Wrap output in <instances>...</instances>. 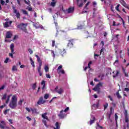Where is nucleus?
I'll return each instance as SVG.
<instances>
[{
	"instance_id": "obj_46",
	"label": "nucleus",
	"mask_w": 129,
	"mask_h": 129,
	"mask_svg": "<svg viewBox=\"0 0 129 129\" xmlns=\"http://www.w3.org/2000/svg\"><path fill=\"white\" fill-rule=\"evenodd\" d=\"M8 111H10V109H8L5 110L4 111V114H5V115L7 114L8 113Z\"/></svg>"
},
{
	"instance_id": "obj_40",
	"label": "nucleus",
	"mask_w": 129,
	"mask_h": 129,
	"mask_svg": "<svg viewBox=\"0 0 129 129\" xmlns=\"http://www.w3.org/2000/svg\"><path fill=\"white\" fill-rule=\"evenodd\" d=\"M58 73H61V74H65V71H64V70H59L58 71Z\"/></svg>"
},
{
	"instance_id": "obj_37",
	"label": "nucleus",
	"mask_w": 129,
	"mask_h": 129,
	"mask_svg": "<svg viewBox=\"0 0 129 129\" xmlns=\"http://www.w3.org/2000/svg\"><path fill=\"white\" fill-rule=\"evenodd\" d=\"M89 4H90V2H87V3L86 4L84 9H86V10H88V8H87V6H89Z\"/></svg>"
},
{
	"instance_id": "obj_62",
	"label": "nucleus",
	"mask_w": 129,
	"mask_h": 129,
	"mask_svg": "<svg viewBox=\"0 0 129 129\" xmlns=\"http://www.w3.org/2000/svg\"><path fill=\"white\" fill-rule=\"evenodd\" d=\"M17 38H18V35H15L13 40H16Z\"/></svg>"
},
{
	"instance_id": "obj_38",
	"label": "nucleus",
	"mask_w": 129,
	"mask_h": 129,
	"mask_svg": "<svg viewBox=\"0 0 129 129\" xmlns=\"http://www.w3.org/2000/svg\"><path fill=\"white\" fill-rule=\"evenodd\" d=\"M0 3L2 6H4L5 4H6V2L4 0H0Z\"/></svg>"
},
{
	"instance_id": "obj_28",
	"label": "nucleus",
	"mask_w": 129,
	"mask_h": 129,
	"mask_svg": "<svg viewBox=\"0 0 129 129\" xmlns=\"http://www.w3.org/2000/svg\"><path fill=\"white\" fill-rule=\"evenodd\" d=\"M31 111L33 113H37V109L36 108H31Z\"/></svg>"
},
{
	"instance_id": "obj_10",
	"label": "nucleus",
	"mask_w": 129,
	"mask_h": 129,
	"mask_svg": "<svg viewBox=\"0 0 129 129\" xmlns=\"http://www.w3.org/2000/svg\"><path fill=\"white\" fill-rule=\"evenodd\" d=\"M12 25L13 24V22L12 21H10L9 22H6L4 24V28H9L10 27V25Z\"/></svg>"
},
{
	"instance_id": "obj_39",
	"label": "nucleus",
	"mask_w": 129,
	"mask_h": 129,
	"mask_svg": "<svg viewBox=\"0 0 129 129\" xmlns=\"http://www.w3.org/2000/svg\"><path fill=\"white\" fill-rule=\"evenodd\" d=\"M56 2L52 1V2H51V5L52 6V7H55V6H56Z\"/></svg>"
},
{
	"instance_id": "obj_52",
	"label": "nucleus",
	"mask_w": 129,
	"mask_h": 129,
	"mask_svg": "<svg viewBox=\"0 0 129 129\" xmlns=\"http://www.w3.org/2000/svg\"><path fill=\"white\" fill-rule=\"evenodd\" d=\"M41 85H46V81H42L41 82Z\"/></svg>"
},
{
	"instance_id": "obj_31",
	"label": "nucleus",
	"mask_w": 129,
	"mask_h": 129,
	"mask_svg": "<svg viewBox=\"0 0 129 129\" xmlns=\"http://www.w3.org/2000/svg\"><path fill=\"white\" fill-rule=\"evenodd\" d=\"M42 123L44 124V125L48 127V125H47V121L46 120H42Z\"/></svg>"
},
{
	"instance_id": "obj_6",
	"label": "nucleus",
	"mask_w": 129,
	"mask_h": 129,
	"mask_svg": "<svg viewBox=\"0 0 129 129\" xmlns=\"http://www.w3.org/2000/svg\"><path fill=\"white\" fill-rule=\"evenodd\" d=\"M15 48V45H14V43H12L10 45V49L11 50V53H9V56H10V57L14 58V54H15L14 49Z\"/></svg>"
},
{
	"instance_id": "obj_49",
	"label": "nucleus",
	"mask_w": 129,
	"mask_h": 129,
	"mask_svg": "<svg viewBox=\"0 0 129 129\" xmlns=\"http://www.w3.org/2000/svg\"><path fill=\"white\" fill-rule=\"evenodd\" d=\"M9 60H10V58L9 57H7L5 60V63H8L9 62Z\"/></svg>"
},
{
	"instance_id": "obj_17",
	"label": "nucleus",
	"mask_w": 129,
	"mask_h": 129,
	"mask_svg": "<svg viewBox=\"0 0 129 129\" xmlns=\"http://www.w3.org/2000/svg\"><path fill=\"white\" fill-rule=\"evenodd\" d=\"M25 4L28 5L29 7H31V1L30 0H24Z\"/></svg>"
},
{
	"instance_id": "obj_16",
	"label": "nucleus",
	"mask_w": 129,
	"mask_h": 129,
	"mask_svg": "<svg viewBox=\"0 0 129 129\" xmlns=\"http://www.w3.org/2000/svg\"><path fill=\"white\" fill-rule=\"evenodd\" d=\"M30 63L32 67H33V68H35V67H36V66H35V62H34V60H33V59H32V57H30Z\"/></svg>"
},
{
	"instance_id": "obj_27",
	"label": "nucleus",
	"mask_w": 129,
	"mask_h": 129,
	"mask_svg": "<svg viewBox=\"0 0 129 129\" xmlns=\"http://www.w3.org/2000/svg\"><path fill=\"white\" fill-rule=\"evenodd\" d=\"M24 101V99L22 100H20L19 102H18V105H19L20 106H22V104H23V102Z\"/></svg>"
},
{
	"instance_id": "obj_53",
	"label": "nucleus",
	"mask_w": 129,
	"mask_h": 129,
	"mask_svg": "<svg viewBox=\"0 0 129 129\" xmlns=\"http://www.w3.org/2000/svg\"><path fill=\"white\" fill-rule=\"evenodd\" d=\"M103 51H104V48H102L101 49L100 51V55H101V54L102 53V52H103Z\"/></svg>"
},
{
	"instance_id": "obj_2",
	"label": "nucleus",
	"mask_w": 129,
	"mask_h": 129,
	"mask_svg": "<svg viewBox=\"0 0 129 129\" xmlns=\"http://www.w3.org/2000/svg\"><path fill=\"white\" fill-rule=\"evenodd\" d=\"M35 57H36L37 59V61L39 64L38 67L37 68L38 72L39 74V76H42L43 73H42L41 70L42 69V65L43 64V61H42L41 58L39 57L38 55L35 54Z\"/></svg>"
},
{
	"instance_id": "obj_50",
	"label": "nucleus",
	"mask_w": 129,
	"mask_h": 129,
	"mask_svg": "<svg viewBox=\"0 0 129 129\" xmlns=\"http://www.w3.org/2000/svg\"><path fill=\"white\" fill-rule=\"evenodd\" d=\"M28 51L29 52L30 54H33V51L32 50V49L29 48L28 49Z\"/></svg>"
},
{
	"instance_id": "obj_60",
	"label": "nucleus",
	"mask_w": 129,
	"mask_h": 129,
	"mask_svg": "<svg viewBox=\"0 0 129 129\" xmlns=\"http://www.w3.org/2000/svg\"><path fill=\"white\" fill-rule=\"evenodd\" d=\"M17 3L19 5V6H21V1L20 0H17Z\"/></svg>"
},
{
	"instance_id": "obj_48",
	"label": "nucleus",
	"mask_w": 129,
	"mask_h": 129,
	"mask_svg": "<svg viewBox=\"0 0 129 129\" xmlns=\"http://www.w3.org/2000/svg\"><path fill=\"white\" fill-rule=\"evenodd\" d=\"M46 78H49V79H50L51 78V76H50L49 74H46Z\"/></svg>"
},
{
	"instance_id": "obj_34",
	"label": "nucleus",
	"mask_w": 129,
	"mask_h": 129,
	"mask_svg": "<svg viewBox=\"0 0 129 129\" xmlns=\"http://www.w3.org/2000/svg\"><path fill=\"white\" fill-rule=\"evenodd\" d=\"M108 107V103H106L104 105V110H105Z\"/></svg>"
},
{
	"instance_id": "obj_11",
	"label": "nucleus",
	"mask_w": 129,
	"mask_h": 129,
	"mask_svg": "<svg viewBox=\"0 0 129 129\" xmlns=\"http://www.w3.org/2000/svg\"><path fill=\"white\" fill-rule=\"evenodd\" d=\"M47 113L45 112L42 114L41 116L43 119H46V120L49 121V118H48V116H47Z\"/></svg>"
},
{
	"instance_id": "obj_12",
	"label": "nucleus",
	"mask_w": 129,
	"mask_h": 129,
	"mask_svg": "<svg viewBox=\"0 0 129 129\" xmlns=\"http://www.w3.org/2000/svg\"><path fill=\"white\" fill-rule=\"evenodd\" d=\"M1 123H0V128L5 129V126L4 125H6V122H5V121L4 120H2L1 121Z\"/></svg>"
},
{
	"instance_id": "obj_35",
	"label": "nucleus",
	"mask_w": 129,
	"mask_h": 129,
	"mask_svg": "<svg viewBox=\"0 0 129 129\" xmlns=\"http://www.w3.org/2000/svg\"><path fill=\"white\" fill-rule=\"evenodd\" d=\"M7 94L3 95V97L2 98V100H5L7 98Z\"/></svg>"
},
{
	"instance_id": "obj_24",
	"label": "nucleus",
	"mask_w": 129,
	"mask_h": 129,
	"mask_svg": "<svg viewBox=\"0 0 129 129\" xmlns=\"http://www.w3.org/2000/svg\"><path fill=\"white\" fill-rule=\"evenodd\" d=\"M129 116H125V122L128 123L129 122Z\"/></svg>"
},
{
	"instance_id": "obj_44",
	"label": "nucleus",
	"mask_w": 129,
	"mask_h": 129,
	"mask_svg": "<svg viewBox=\"0 0 129 129\" xmlns=\"http://www.w3.org/2000/svg\"><path fill=\"white\" fill-rule=\"evenodd\" d=\"M78 6L79 8H82V7H83V2H82L80 4H78Z\"/></svg>"
},
{
	"instance_id": "obj_57",
	"label": "nucleus",
	"mask_w": 129,
	"mask_h": 129,
	"mask_svg": "<svg viewBox=\"0 0 129 129\" xmlns=\"http://www.w3.org/2000/svg\"><path fill=\"white\" fill-rule=\"evenodd\" d=\"M28 11H29V12H32V11H33V8H32V7H29V8H28Z\"/></svg>"
},
{
	"instance_id": "obj_4",
	"label": "nucleus",
	"mask_w": 129,
	"mask_h": 129,
	"mask_svg": "<svg viewBox=\"0 0 129 129\" xmlns=\"http://www.w3.org/2000/svg\"><path fill=\"white\" fill-rule=\"evenodd\" d=\"M27 26H28L27 23H21L17 26V28L21 29V30H22L25 33H27L28 32V30H27Z\"/></svg>"
},
{
	"instance_id": "obj_25",
	"label": "nucleus",
	"mask_w": 129,
	"mask_h": 129,
	"mask_svg": "<svg viewBox=\"0 0 129 129\" xmlns=\"http://www.w3.org/2000/svg\"><path fill=\"white\" fill-rule=\"evenodd\" d=\"M18 71V68H17V66H14L12 68V71Z\"/></svg>"
},
{
	"instance_id": "obj_13",
	"label": "nucleus",
	"mask_w": 129,
	"mask_h": 129,
	"mask_svg": "<svg viewBox=\"0 0 129 129\" xmlns=\"http://www.w3.org/2000/svg\"><path fill=\"white\" fill-rule=\"evenodd\" d=\"M12 33L10 31H8L6 33V38L7 39H11L12 38Z\"/></svg>"
},
{
	"instance_id": "obj_21",
	"label": "nucleus",
	"mask_w": 129,
	"mask_h": 129,
	"mask_svg": "<svg viewBox=\"0 0 129 129\" xmlns=\"http://www.w3.org/2000/svg\"><path fill=\"white\" fill-rule=\"evenodd\" d=\"M44 70H45L46 73L49 72V66H45L44 67Z\"/></svg>"
},
{
	"instance_id": "obj_42",
	"label": "nucleus",
	"mask_w": 129,
	"mask_h": 129,
	"mask_svg": "<svg viewBox=\"0 0 129 129\" xmlns=\"http://www.w3.org/2000/svg\"><path fill=\"white\" fill-rule=\"evenodd\" d=\"M118 118V116H117V114L116 113L115 114V121H117V119Z\"/></svg>"
},
{
	"instance_id": "obj_20",
	"label": "nucleus",
	"mask_w": 129,
	"mask_h": 129,
	"mask_svg": "<svg viewBox=\"0 0 129 129\" xmlns=\"http://www.w3.org/2000/svg\"><path fill=\"white\" fill-rule=\"evenodd\" d=\"M94 121H95V117H93V119L90 120L89 123V124L91 125L92 123H94Z\"/></svg>"
},
{
	"instance_id": "obj_23",
	"label": "nucleus",
	"mask_w": 129,
	"mask_h": 129,
	"mask_svg": "<svg viewBox=\"0 0 129 129\" xmlns=\"http://www.w3.org/2000/svg\"><path fill=\"white\" fill-rule=\"evenodd\" d=\"M11 96H12V95L8 96L7 99L6 101V103L7 104H8L9 103V101H10V98Z\"/></svg>"
},
{
	"instance_id": "obj_30",
	"label": "nucleus",
	"mask_w": 129,
	"mask_h": 129,
	"mask_svg": "<svg viewBox=\"0 0 129 129\" xmlns=\"http://www.w3.org/2000/svg\"><path fill=\"white\" fill-rule=\"evenodd\" d=\"M114 111V109L112 108V107H111L110 108V114H112V113Z\"/></svg>"
},
{
	"instance_id": "obj_5",
	"label": "nucleus",
	"mask_w": 129,
	"mask_h": 129,
	"mask_svg": "<svg viewBox=\"0 0 129 129\" xmlns=\"http://www.w3.org/2000/svg\"><path fill=\"white\" fill-rule=\"evenodd\" d=\"M44 103H46V100H44V98L43 97H40L37 102V106L38 105H41V104H44Z\"/></svg>"
},
{
	"instance_id": "obj_15",
	"label": "nucleus",
	"mask_w": 129,
	"mask_h": 129,
	"mask_svg": "<svg viewBox=\"0 0 129 129\" xmlns=\"http://www.w3.org/2000/svg\"><path fill=\"white\" fill-rule=\"evenodd\" d=\"M74 12V8H73V7L69 8V9L68 10V14L73 13Z\"/></svg>"
},
{
	"instance_id": "obj_63",
	"label": "nucleus",
	"mask_w": 129,
	"mask_h": 129,
	"mask_svg": "<svg viewBox=\"0 0 129 129\" xmlns=\"http://www.w3.org/2000/svg\"><path fill=\"white\" fill-rule=\"evenodd\" d=\"M48 12H49V13H52V9H51V8H49L48 9Z\"/></svg>"
},
{
	"instance_id": "obj_59",
	"label": "nucleus",
	"mask_w": 129,
	"mask_h": 129,
	"mask_svg": "<svg viewBox=\"0 0 129 129\" xmlns=\"http://www.w3.org/2000/svg\"><path fill=\"white\" fill-rule=\"evenodd\" d=\"M5 89V85H3V86H2L1 88H0V91L1 90H3V89Z\"/></svg>"
},
{
	"instance_id": "obj_26",
	"label": "nucleus",
	"mask_w": 129,
	"mask_h": 129,
	"mask_svg": "<svg viewBox=\"0 0 129 129\" xmlns=\"http://www.w3.org/2000/svg\"><path fill=\"white\" fill-rule=\"evenodd\" d=\"M98 104H99L98 102L96 104H93L92 105V107H94V108H98V106H99Z\"/></svg>"
},
{
	"instance_id": "obj_56",
	"label": "nucleus",
	"mask_w": 129,
	"mask_h": 129,
	"mask_svg": "<svg viewBox=\"0 0 129 129\" xmlns=\"http://www.w3.org/2000/svg\"><path fill=\"white\" fill-rule=\"evenodd\" d=\"M119 8V4L117 5L115 8L116 11H119V10L118 9Z\"/></svg>"
},
{
	"instance_id": "obj_29",
	"label": "nucleus",
	"mask_w": 129,
	"mask_h": 129,
	"mask_svg": "<svg viewBox=\"0 0 129 129\" xmlns=\"http://www.w3.org/2000/svg\"><path fill=\"white\" fill-rule=\"evenodd\" d=\"M65 53H66V50H65V49H63L62 51H60V54L61 55V56L63 57L64 54H65Z\"/></svg>"
},
{
	"instance_id": "obj_7",
	"label": "nucleus",
	"mask_w": 129,
	"mask_h": 129,
	"mask_svg": "<svg viewBox=\"0 0 129 129\" xmlns=\"http://www.w3.org/2000/svg\"><path fill=\"white\" fill-rule=\"evenodd\" d=\"M68 43L67 44L68 48L71 49V48H73V43H74V39H70L68 40Z\"/></svg>"
},
{
	"instance_id": "obj_43",
	"label": "nucleus",
	"mask_w": 129,
	"mask_h": 129,
	"mask_svg": "<svg viewBox=\"0 0 129 129\" xmlns=\"http://www.w3.org/2000/svg\"><path fill=\"white\" fill-rule=\"evenodd\" d=\"M121 21L123 24V27L125 29V24L124 23V21L123 20V19H121Z\"/></svg>"
},
{
	"instance_id": "obj_55",
	"label": "nucleus",
	"mask_w": 129,
	"mask_h": 129,
	"mask_svg": "<svg viewBox=\"0 0 129 129\" xmlns=\"http://www.w3.org/2000/svg\"><path fill=\"white\" fill-rule=\"evenodd\" d=\"M33 26L35 27V28H36V29H38V28H39V27H38V26H37V23L33 24Z\"/></svg>"
},
{
	"instance_id": "obj_51",
	"label": "nucleus",
	"mask_w": 129,
	"mask_h": 129,
	"mask_svg": "<svg viewBox=\"0 0 129 129\" xmlns=\"http://www.w3.org/2000/svg\"><path fill=\"white\" fill-rule=\"evenodd\" d=\"M52 47H55V40H52Z\"/></svg>"
},
{
	"instance_id": "obj_54",
	"label": "nucleus",
	"mask_w": 129,
	"mask_h": 129,
	"mask_svg": "<svg viewBox=\"0 0 129 129\" xmlns=\"http://www.w3.org/2000/svg\"><path fill=\"white\" fill-rule=\"evenodd\" d=\"M108 98H109L110 100H111V101H113V99H112V98L111 97V96L110 95L108 96Z\"/></svg>"
},
{
	"instance_id": "obj_36",
	"label": "nucleus",
	"mask_w": 129,
	"mask_h": 129,
	"mask_svg": "<svg viewBox=\"0 0 129 129\" xmlns=\"http://www.w3.org/2000/svg\"><path fill=\"white\" fill-rule=\"evenodd\" d=\"M124 116H128V115L127 114V110H124Z\"/></svg>"
},
{
	"instance_id": "obj_45",
	"label": "nucleus",
	"mask_w": 129,
	"mask_h": 129,
	"mask_svg": "<svg viewBox=\"0 0 129 129\" xmlns=\"http://www.w3.org/2000/svg\"><path fill=\"white\" fill-rule=\"evenodd\" d=\"M63 68V66L62 65L59 66L57 68V71L59 72L60 69H62Z\"/></svg>"
},
{
	"instance_id": "obj_41",
	"label": "nucleus",
	"mask_w": 129,
	"mask_h": 129,
	"mask_svg": "<svg viewBox=\"0 0 129 129\" xmlns=\"http://www.w3.org/2000/svg\"><path fill=\"white\" fill-rule=\"evenodd\" d=\"M36 87H37V84L36 83L34 84L32 86V89L35 90L36 89Z\"/></svg>"
},
{
	"instance_id": "obj_18",
	"label": "nucleus",
	"mask_w": 129,
	"mask_h": 129,
	"mask_svg": "<svg viewBox=\"0 0 129 129\" xmlns=\"http://www.w3.org/2000/svg\"><path fill=\"white\" fill-rule=\"evenodd\" d=\"M116 95L118 99H120V98H121V96L119 94V91L116 92Z\"/></svg>"
},
{
	"instance_id": "obj_61",
	"label": "nucleus",
	"mask_w": 129,
	"mask_h": 129,
	"mask_svg": "<svg viewBox=\"0 0 129 129\" xmlns=\"http://www.w3.org/2000/svg\"><path fill=\"white\" fill-rule=\"evenodd\" d=\"M118 63V59H117V60H116L115 61V62H114V65H115V63Z\"/></svg>"
},
{
	"instance_id": "obj_3",
	"label": "nucleus",
	"mask_w": 129,
	"mask_h": 129,
	"mask_svg": "<svg viewBox=\"0 0 129 129\" xmlns=\"http://www.w3.org/2000/svg\"><path fill=\"white\" fill-rule=\"evenodd\" d=\"M69 110V107H67L64 110H61L59 112V114L58 115V116L59 117L60 119H63L64 117H66V115H67V114H66V112Z\"/></svg>"
},
{
	"instance_id": "obj_19",
	"label": "nucleus",
	"mask_w": 129,
	"mask_h": 129,
	"mask_svg": "<svg viewBox=\"0 0 129 129\" xmlns=\"http://www.w3.org/2000/svg\"><path fill=\"white\" fill-rule=\"evenodd\" d=\"M55 126L56 127H54V129H60V124L58 122H56Z\"/></svg>"
},
{
	"instance_id": "obj_8",
	"label": "nucleus",
	"mask_w": 129,
	"mask_h": 129,
	"mask_svg": "<svg viewBox=\"0 0 129 129\" xmlns=\"http://www.w3.org/2000/svg\"><path fill=\"white\" fill-rule=\"evenodd\" d=\"M102 83H99L97 84L94 88H93V90L95 91H97V90H100V87H102Z\"/></svg>"
},
{
	"instance_id": "obj_47",
	"label": "nucleus",
	"mask_w": 129,
	"mask_h": 129,
	"mask_svg": "<svg viewBox=\"0 0 129 129\" xmlns=\"http://www.w3.org/2000/svg\"><path fill=\"white\" fill-rule=\"evenodd\" d=\"M92 64V61H89L88 64V68H90V65Z\"/></svg>"
},
{
	"instance_id": "obj_33",
	"label": "nucleus",
	"mask_w": 129,
	"mask_h": 129,
	"mask_svg": "<svg viewBox=\"0 0 129 129\" xmlns=\"http://www.w3.org/2000/svg\"><path fill=\"white\" fill-rule=\"evenodd\" d=\"M44 98V99H48V98H49V94H45Z\"/></svg>"
},
{
	"instance_id": "obj_58",
	"label": "nucleus",
	"mask_w": 129,
	"mask_h": 129,
	"mask_svg": "<svg viewBox=\"0 0 129 129\" xmlns=\"http://www.w3.org/2000/svg\"><path fill=\"white\" fill-rule=\"evenodd\" d=\"M26 118L29 121H31V120H32V119L29 117V116H27L26 117Z\"/></svg>"
},
{
	"instance_id": "obj_1",
	"label": "nucleus",
	"mask_w": 129,
	"mask_h": 129,
	"mask_svg": "<svg viewBox=\"0 0 129 129\" xmlns=\"http://www.w3.org/2000/svg\"><path fill=\"white\" fill-rule=\"evenodd\" d=\"M18 106V99L16 95L13 96L12 101L9 104V106L12 109H15Z\"/></svg>"
},
{
	"instance_id": "obj_9",
	"label": "nucleus",
	"mask_w": 129,
	"mask_h": 129,
	"mask_svg": "<svg viewBox=\"0 0 129 129\" xmlns=\"http://www.w3.org/2000/svg\"><path fill=\"white\" fill-rule=\"evenodd\" d=\"M13 9L14 14H16V18H17V19H20V18H21V14H20V12H19L15 7H13Z\"/></svg>"
},
{
	"instance_id": "obj_14",
	"label": "nucleus",
	"mask_w": 129,
	"mask_h": 129,
	"mask_svg": "<svg viewBox=\"0 0 129 129\" xmlns=\"http://www.w3.org/2000/svg\"><path fill=\"white\" fill-rule=\"evenodd\" d=\"M55 92L60 95L63 94L64 92V89H63V88H60L58 90H57V91H56Z\"/></svg>"
},
{
	"instance_id": "obj_32",
	"label": "nucleus",
	"mask_w": 129,
	"mask_h": 129,
	"mask_svg": "<svg viewBox=\"0 0 129 129\" xmlns=\"http://www.w3.org/2000/svg\"><path fill=\"white\" fill-rule=\"evenodd\" d=\"M22 12L24 15H27L28 16V12L25 10H22Z\"/></svg>"
},
{
	"instance_id": "obj_64",
	"label": "nucleus",
	"mask_w": 129,
	"mask_h": 129,
	"mask_svg": "<svg viewBox=\"0 0 129 129\" xmlns=\"http://www.w3.org/2000/svg\"><path fill=\"white\" fill-rule=\"evenodd\" d=\"M126 127L128 128H129V122H128V123H127Z\"/></svg>"
},
{
	"instance_id": "obj_22",
	"label": "nucleus",
	"mask_w": 129,
	"mask_h": 129,
	"mask_svg": "<svg viewBox=\"0 0 129 129\" xmlns=\"http://www.w3.org/2000/svg\"><path fill=\"white\" fill-rule=\"evenodd\" d=\"M118 74H119V71H116V74L113 76V78H115L118 76Z\"/></svg>"
}]
</instances>
